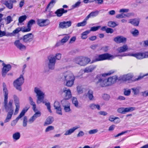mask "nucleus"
<instances>
[{
  "label": "nucleus",
  "instance_id": "1",
  "mask_svg": "<svg viewBox=\"0 0 148 148\" xmlns=\"http://www.w3.org/2000/svg\"><path fill=\"white\" fill-rule=\"evenodd\" d=\"M115 71L113 70L109 71L107 73L97 75L93 79L97 86L98 87H105L111 86L116 82L118 79L116 75L112 76L106 78V76L113 74Z\"/></svg>",
  "mask_w": 148,
  "mask_h": 148
},
{
  "label": "nucleus",
  "instance_id": "2",
  "mask_svg": "<svg viewBox=\"0 0 148 148\" xmlns=\"http://www.w3.org/2000/svg\"><path fill=\"white\" fill-rule=\"evenodd\" d=\"M3 87L4 97L3 106L6 112H8L7 113V116L4 121L5 123H6L10 121L13 114L14 110L13 108V100H11L8 103V91L6 85L4 82L3 83Z\"/></svg>",
  "mask_w": 148,
  "mask_h": 148
},
{
  "label": "nucleus",
  "instance_id": "3",
  "mask_svg": "<svg viewBox=\"0 0 148 148\" xmlns=\"http://www.w3.org/2000/svg\"><path fill=\"white\" fill-rule=\"evenodd\" d=\"M112 57V55L108 53L101 54H97L95 57V58L92 60L90 63H92L100 61L109 60Z\"/></svg>",
  "mask_w": 148,
  "mask_h": 148
},
{
  "label": "nucleus",
  "instance_id": "4",
  "mask_svg": "<svg viewBox=\"0 0 148 148\" xmlns=\"http://www.w3.org/2000/svg\"><path fill=\"white\" fill-rule=\"evenodd\" d=\"M61 56V55L60 53H58L56 54V58L52 55L48 56V59L49 60L48 66L49 69H54L56 62V59L58 60L60 59Z\"/></svg>",
  "mask_w": 148,
  "mask_h": 148
},
{
  "label": "nucleus",
  "instance_id": "5",
  "mask_svg": "<svg viewBox=\"0 0 148 148\" xmlns=\"http://www.w3.org/2000/svg\"><path fill=\"white\" fill-rule=\"evenodd\" d=\"M75 60L77 64L81 66H84L90 62V59L87 57L79 56L76 58Z\"/></svg>",
  "mask_w": 148,
  "mask_h": 148
},
{
  "label": "nucleus",
  "instance_id": "6",
  "mask_svg": "<svg viewBox=\"0 0 148 148\" xmlns=\"http://www.w3.org/2000/svg\"><path fill=\"white\" fill-rule=\"evenodd\" d=\"M24 82V79L23 75H21L14 82V86L17 90L21 91L22 90L21 86Z\"/></svg>",
  "mask_w": 148,
  "mask_h": 148
},
{
  "label": "nucleus",
  "instance_id": "7",
  "mask_svg": "<svg viewBox=\"0 0 148 148\" xmlns=\"http://www.w3.org/2000/svg\"><path fill=\"white\" fill-rule=\"evenodd\" d=\"M34 92L36 94V96L37 97V103H40L42 102L44 103L43 101L44 97V94L38 88L35 87L34 90Z\"/></svg>",
  "mask_w": 148,
  "mask_h": 148
},
{
  "label": "nucleus",
  "instance_id": "8",
  "mask_svg": "<svg viewBox=\"0 0 148 148\" xmlns=\"http://www.w3.org/2000/svg\"><path fill=\"white\" fill-rule=\"evenodd\" d=\"M130 55L138 59H142L148 57V52L131 53L130 54Z\"/></svg>",
  "mask_w": 148,
  "mask_h": 148
},
{
  "label": "nucleus",
  "instance_id": "9",
  "mask_svg": "<svg viewBox=\"0 0 148 148\" xmlns=\"http://www.w3.org/2000/svg\"><path fill=\"white\" fill-rule=\"evenodd\" d=\"M37 25L40 27H43L49 25L50 22L47 19H38L36 21Z\"/></svg>",
  "mask_w": 148,
  "mask_h": 148
},
{
  "label": "nucleus",
  "instance_id": "10",
  "mask_svg": "<svg viewBox=\"0 0 148 148\" xmlns=\"http://www.w3.org/2000/svg\"><path fill=\"white\" fill-rule=\"evenodd\" d=\"M135 109L134 107H130L126 108L122 107L119 108L117 111L119 113L124 114L126 112H132Z\"/></svg>",
  "mask_w": 148,
  "mask_h": 148
},
{
  "label": "nucleus",
  "instance_id": "11",
  "mask_svg": "<svg viewBox=\"0 0 148 148\" xmlns=\"http://www.w3.org/2000/svg\"><path fill=\"white\" fill-rule=\"evenodd\" d=\"M2 65L3 66L2 71V74L3 77H4L6 75L7 73L10 70L11 66L10 64H6L3 62Z\"/></svg>",
  "mask_w": 148,
  "mask_h": 148
},
{
  "label": "nucleus",
  "instance_id": "12",
  "mask_svg": "<svg viewBox=\"0 0 148 148\" xmlns=\"http://www.w3.org/2000/svg\"><path fill=\"white\" fill-rule=\"evenodd\" d=\"M34 38V35L32 33H29L24 35L22 39L24 42L27 43L32 41Z\"/></svg>",
  "mask_w": 148,
  "mask_h": 148
},
{
  "label": "nucleus",
  "instance_id": "13",
  "mask_svg": "<svg viewBox=\"0 0 148 148\" xmlns=\"http://www.w3.org/2000/svg\"><path fill=\"white\" fill-rule=\"evenodd\" d=\"M71 24L72 22L71 21H64L60 23L59 27L61 29H66L70 27Z\"/></svg>",
  "mask_w": 148,
  "mask_h": 148
},
{
  "label": "nucleus",
  "instance_id": "14",
  "mask_svg": "<svg viewBox=\"0 0 148 148\" xmlns=\"http://www.w3.org/2000/svg\"><path fill=\"white\" fill-rule=\"evenodd\" d=\"M64 81L75 80V77L71 73L66 72L63 75Z\"/></svg>",
  "mask_w": 148,
  "mask_h": 148
},
{
  "label": "nucleus",
  "instance_id": "15",
  "mask_svg": "<svg viewBox=\"0 0 148 148\" xmlns=\"http://www.w3.org/2000/svg\"><path fill=\"white\" fill-rule=\"evenodd\" d=\"M64 93V99L66 100H68L71 98L72 97V95L70 90L69 89H67L66 88H63V91L62 92V94H63V93Z\"/></svg>",
  "mask_w": 148,
  "mask_h": 148
},
{
  "label": "nucleus",
  "instance_id": "16",
  "mask_svg": "<svg viewBox=\"0 0 148 148\" xmlns=\"http://www.w3.org/2000/svg\"><path fill=\"white\" fill-rule=\"evenodd\" d=\"M16 2V0H5L4 1L3 4L8 9H11L13 8V3Z\"/></svg>",
  "mask_w": 148,
  "mask_h": 148
},
{
  "label": "nucleus",
  "instance_id": "17",
  "mask_svg": "<svg viewBox=\"0 0 148 148\" xmlns=\"http://www.w3.org/2000/svg\"><path fill=\"white\" fill-rule=\"evenodd\" d=\"M64 110L66 112H68L71 110L70 104L69 101L65 100H63L61 101Z\"/></svg>",
  "mask_w": 148,
  "mask_h": 148
},
{
  "label": "nucleus",
  "instance_id": "18",
  "mask_svg": "<svg viewBox=\"0 0 148 148\" xmlns=\"http://www.w3.org/2000/svg\"><path fill=\"white\" fill-rule=\"evenodd\" d=\"M114 41L117 43H125L127 41L126 38L122 36H118L114 38Z\"/></svg>",
  "mask_w": 148,
  "mask_h": 148
},
{
  "label": "nucleus",
  "instance_id": "19",
  "mask_svg": "<svg viewBox=\"0 0 148 148\" xmlns=\"http://www.w3.org/2000/svg\"><path fill=\"white\" fill-rule=\"evenodd\" d=\"M14 44L17 48L20 50H22L26 49V47L21 43L19 40H16L14 42Z\"/></svg>",
  "mask_w": 148,
  "mask_h": 148
},
{
  "label": "nucleus",
  "instance_id": "20",
  "mask_svg": "<svg viewBox=\"0 0 148 148\" xmlns=\"http://www.w3.org/2000/svg\"><path fill=\"white\" fill-rule=\"evenodd\" d=\"M41 112L39 111H37L35 112L34 115L29 120L28 122L30 123H32L38 117L40 116Z\"/></svg>",
  "mask_w": 148,
  "mask_h": 148
},
{
  "label": "nucleus",
  "instance_id": "21",
  "mask_svg": "<svg viewBox=\"0 0 148 148\" xmlns=\"http://www.w3.org/2000/svg\"><path fill=\"white\" fill-rule=\"evenodd\" d=\"M67 12V10H65L63 8H61L57 10L55 12V13L57 16L60 17L63 14L66 13Z\"/></svg>",
  "mask_w": 148,
  "mask_h": 148
},
{
  "label": "nucleus",
  "instance_id": "22",
  "mask_svg": "<svg viewBox=\"0 0 148 148\" xmlns=\"http://www.w3.org/2000/svg\"><path fill=\"white\" fill-rule=\"evenodd\" d=\"M96 67V66L95 65H90L88 67H86L84 69V72L86 73L90 72L92 71Z\"/></svg>",
  "mask_w": 148,
  "mask_h": 148
},
{
  "label": "nucleus",
  "instance_id": "23",
  "mask_svg": "<svg viewBox=\"0 0 148 148\" xmlns=\"http://www.w3.org/2000/svg\"><path fill=\"white\" fill-rule=\"evenodd\" d=\"M53 121V119L51 116H49L46 119L45 121L44 124V126H47L51 124Z\"/></svg>",
  "mask_w": 148,
  "mask_h": 148
},
{
  "label": "nucleus",
  "instance_id": "24",
  "mask_svg": "<svg viewBox=\"0 0 148 148\" xmlns=\"http://www.w3.org/2000/svg\"><path fill=\"white\" fill-rule=\"evenodd\" d=\"M79 128L78 127H74L66 131L64 134V135H70L73 133L75 130Z\"/></svg>",
  "mask_w": 148,
  "mask_h": 148
},
{
  "label": "nucleus",
  "instance_id": "25",
  "mask_svg": "<svg viewBox=\"0 0 148 148\" xmlns=\"http://www.w3.org/2000/svg\"><path fill=\"white\" fill-rule=\"evenodd\" d=\"M129 21V23L135 26H137L139 25V21L138 19L134 18L131 19Z\"/></svg>",
  "mask_w": 148,
  "mask_h": 148
},
{
  "label": "nucleus",
  "instance_id": "26",
  "mask_svg": "<svg viewBox=\"0 0 148 148\" xmlns=\"http://www.w3.org/2000/svg\"><path fill=\"white\" fill-rule=\"evenodd\" d=\"M28 108H24L23 109L19 115L16 118V120L18 121L20 118L23 116L25 114L26 112H27L28 110Z\"/></svg>",
  "mask_w": 148,
  "mask_h": 148
},
{
  "label": "nucleus",
  "instance_id": "27",
  "mask_svg": "<svg viewBox=\"0 0 148 148\" xmlns=\"http://www.w3.org/2000/svg\"><path fill=\"white\" fill-rule=\"evenodd\" d=\"M21 31L20 27H18L14 30L12 33L9 34V36H13L16 34H18L20 31Z\"/></svg>",
  "mask_w": 148,
  "mask_h": 148
},
{
  "label": "nucleus",
  "instance_id": "28",
  "mask_svg": "<svg viewBox=\"0 0 148 148\" xmlns=\"http://www.w3.org/2000/svg\"><path fill=\"white\" fill-rule=\"evenodd\" d=\"M29 99L30 104L33 106L32 108L34 111L36 112L37 110L36 109V106L35 103L33 101V99L31 97H29Z\"/></svg>",
  "mask_w": 148,
  "mask_h": 148
},
{
  "label": "nucleus",
  "instance_id": "29",
  "mask_svg": "<svg viewBox=\"0 0 148 148\" xmlns=\"http://www.w3.org/2000/svg\"><path fill=\"white\" fill-rule=\"evenodd\" d=\"M128 47L127 45H124L119 48V51L120 53L124 52L128 49Z\"/></svg>",
  "mask_w": 148,
  "mask_h": 148
},
{
  "label": "nucleus",
  "instance_id": "30",
  "mask_svg": "<svg viewBox=\"0 0 148 148\" xmlns=\"http://www.w3.org/2000/svg\"><path fill=\"white\" fill-rule=\"evenodd\" d=\"M90 33V31L86 30L83 32L81 34V38L83 39H85L88 37V35Z\"/></svg>",
  "mask_w": 148,
  "mask_h": 148
},
{
  "label": "nucleus",
  "instance_id": "31",
  "mask_svg": "<svg viewBox=\"0 0 148 148\" xmlns=\"http://www.w3.org/2000/svg\"><path fill=\"white\" fill-rule=\"evenodd\" d=\"M93 91L91 90H89L87 94V95L90 100H92L94 99V97L93 95Z\"/></svg>",
  "mask_w": 148,
  "mask_h": 148
},
{
  "label": "nucleus",
  "instance_id": "32",
  "mask_svg": "<svg viewBox=\"0 0 148 148\" xmlns=\"http://www.w3.org/2000/svg\"><path fill=\"white\" fill-rule=\"evenodd\" d=\"M20 136V133L19 132H16L13 134L12 137L14 140H17L19 139Z\"/></svg>",
  "mask_w": 148,
  "mask_h": 148
},
{
  "label": "nucleus",
  "instance_id": "33",
  "mask_svg": "<svg viewBox=\"0 0 148 148\" xmlns=\"http://www.w3.org/2000/svg\"><path fill=\"white\" fill-rule=\"evenodd\" d=\"M90 107L92 109H95L97 108L98 110H99L100 109V108L99 105L98 104H91L90 105Z\"/></svg>",
  "mask_w": 148,
  "mask_h": 148
},
{
  "label": "nucleus",
  "instance_id": "34",
  "mask_svg": "<svg viewBox=\"0 0 148 148\" xmlns=\"http://www.w3.org/2000/svg\"><path fill=\"white\" fill-rule=\"evenodd\" d=\"M65 36L61 39V42L64 43L66 42L70 38V36L69 34H65Z\"/></svg>",
  "mask_w": 148,
  "mask_h": 148
},
{
  "label": "nucleus",
  "instance_id": "35",
  "mask_svg": "<svg viewBox=\"0 0 148 148\" xmlns=\"http://www.w3.org/2000/svg\"><path fill=\"white\" fill-rule=\"evenodd\" d=\"M116 119H118V120L116 122V123H118L120 122V121L119 120V118L118 117H114L113 116H110L109 119V120L111 122H112Z\"/></svg>",
  "mask_w": 148,
  "mask_h": 148
},
{
  "label": "nucleus",
  "instance_id": "36",
  "mask_svg": "<svg viewBox=\"0 0 148 148\" xmlns=\"http://www.w3.org/2000/svg\"><path fill=\"white\" fill-rule=\"evenodd\" d=\"M74 81H65L66 82L65 85L68 87H71L74 84Z\"/></svg>",
  "mask_w": 148,
  "mask_h": 148
},
{
  "label": "nucleus",
  "instance_id": "37",
  "mask_svg": "<svg viewBox=\"0 0 148 148\" xmlns=\"http://www.w3.org/2000/svg\"><path fill=\"white\" fill-rule=\"evenodd\" d=\"M16 108L14 113V114H17L18 112L19 108H20L19 103L18 101H17L15 102Z\"/></svg>",
  "mask_w": 148,
  "mask_h": 148
},
{
  "label": "nucleus",
  "instance_id": "38",
  "mask_svg": "<svg viewBox=\"0 0 148 148\" xmlns=\"http://www.w3.org/2000/svg\"><path fill=\"white\" fill-rule=\"evenodd\" d=\"M87 23V21H86L84 19L82 22L78 23L77 26L78 27H83L85 26L86 25Z\"/></svg>",
  "mask_w": 148,
  "mask_h": 148
},
{
  "label": "nucleus",
  "instance_id": "39",
  "mask_svg": "<svg viewBox=\"0 0 148 148\" xmlns=\"http://www.w3.org/2000/svg\"><path fill=\"white\" fill-rule=\"evenodd\" d=\"M27 18V16L26 15H23L20 16L18 18V22L20 23H21L24 21H25Z\"/></svg>",
  "mask_w": 148,
  "mask_h": 148
},
{
  "label": "nucleus",
  "instance_id": "40",
  "mask_svg": "<svg viewBox=\"0 0 148 148\" xmlns=\"http://www.w3.org/2000/svg\"><path fill=\"white\" fill-rule=\"evenodd\" d=\"M21 31L23 32H27L30 31L31 30V28L29 27H21Z\"/></svg>",
  "mask_w": 148,
  "mask_h": 148
},
{
  "label": "nucleus",
  "instance_id": "41",
  "mask_svg": "<svg viewBox=\"0 0 148 148\" xmlns=\"http://www.w3.org/2000/svg\"><path fill=\"white\" fill-rule=\"evenodd\" d=\"M36 23L35 21L33 19L30 20L27 23V27H29L31 28V27L33 24H35Z\"/></svg>",
  "mask_w": 148,
  "mask_h": 148
},
{
  "label": "nucleus",
  "instance_id": "42",
  "mask_svg": "<svg viewBox=\"0 0 148 148\" xmlns=\"http://www.w3.org/2000/svg\"><path fill=\"white\" fill-rule=\"evenodd\" d=\"M72 102L75 107H77L78 106V102L76 97H73V98Z\"/></svg>",
  "mask_w": 148,
  "mask_h": 148
},
{
  "label": "nucleus",
  "instance_id": "43",
  "mask_svg": "<svg viewBox=\"0 0 148 148\" xmlns=\"http://www.w3.org/2000/svg\"><path fill=\"white\" fill-rule=\"evenodd\" d=\"M132 77L130 75H126L124 76L122 78L123 80L126 81H127L130 80L132 79Z\"/></svg>",
  "mask_w": 148,
  "mask_h": 148
},
{
  "label": "nucleus",
  "instance_id": "44",
  "mask_svg": "<svg viewBox=\"0 0 148 148\" xmlns=\"http://www.w3.org/2000/svg\"><path fill=\"white\" fill-rule=\"evenodd\" d=\"M27 119L26 116H25L23 118V126L24 127H25L27 125Z\"/></svg>",
  "mask_w": 148,
  "mask_h": 148
},
{
  "label": "nucleus",
  "instance_id": "45",
  "mask_svg": "<svg viewBox=\"0 0 148 148\" xmlns=\"http://www.w3.org/2000/svg\"><path fill=\"white\" fill-rule=\"evenodd\" d=\"M131 33L134 36H137L139 35V32L137 29H135L134 31L131 32Z\"/></svg>",
  "mask_w": 148,
  "mask_h": 148
},
{
  "label": "nucleus",
  "instance_id": "46",
  "mask_svg": "<svg viewBox=\"0 0 148 148\" xmlns=\"http://www.w3.org/2000/svg\"><path fill=\"white\" fill-rule=\"evenodd\" d=\"M108 25L112 27H114L116 25L115 23L113 21H110L108 23Z\"/></svg>",
  "mask_w": 148,
  "mask_h": 148
},
{
  "label": "nucleus",
  "instance_id": "47",
  "mask_svg": "<svg viewBox=\"0 0 148 148\" xmlns=\"http://www.w3.org/2000/svg\"><path fill=\"white\" fill-rule=\"evenodd\" d=\"M100 27V26H93L91 27L90 30V32L91 31H95L98 30Z\"/></svg>",
  "mask_w": 148,
  "mask_h": 148
},
{
  "label": "nucleus",
  "instance_id": "48",
  "mask_svg": "<svg viewBox=\"0 0 148 148\" xmlns=\"http://www.w3.org/2000/svg\"><path fill=\"white\" fill-rule=\"evenodd\" d=\"M56 110V112L57 114L62 115V109L61 107H59L55 108Z\"/></svg>",
  "mask_w": 148,
  "mask_h": 148
},
{
  "label": "nucleus",
  "instance_id": "49",
  "mask_svg": "<svg viewBox=\"0 0 148 148\" xmlns=\"http://www.w3.org/2000/svg\"><path fill=\"white\" fill-rule=\"evenodd\" d=\"M99 12L97 11L92 12L90 14L91 16L95 17L97 16Z\"/></svg>",
  "mask_w": 148,
  "mask_h": 148
},
{
  "label": "nucleus",
  "instance_id": "50",
  "mask_svg": "<svg viewBox=\"0 0 148 148\" xmlns=\"http://www.w3.org/2000/svg\"><path fill=\"white\" fill-rule=\"evenodd\" d=\"M127 16V15H126L125 14H119L117 15L116 16V18H122L125 17V16Z\"/></svg>",
  "mask_w": 148,
  "mask_h": 148
},
{
  "label": "nucleus",
  "instance_id": "51",
  "mask_svg": "<svg viewBox=\"0 0 148 148\" xmlns=\"http://www.w3.org/2000/svg\"><path fill=\"white\" fill-rule=\"evenodd\" d=\"M54 129V127L52 126H48L46 129L45 131L46 132H49L50 131L53 130Z\"/></svg>",
  "mask_w": 148,
  "mask_h": 148
},
{
  "label": "nucleus",
  "instance_id": "52",
  "mask_svg": "<svg viewBox=\"0 0 148 148\" xmlns=\"http://www.w3.org/2000/svg\"><path fill=\"white\" fill-rule=\"evenodd\" d=\"M45 104L47 106V109H48L49 112L50 113H51L52 111L51 109V106L50 103L49 102L46 103H45Z\"/></svg>",
  "mask_w": 148,
  "mask_h": 148
},
{
  "label": "nucleus",
  "instance_id": "53",
  "mask_svg": "<svg viewBox=\"0 0 148 148\" xmlns=\"http://www.w3.org/2000/svg\"><path fill=\"white\" fill-rule=\"evenodd\" d=\"M56 3V1L55 0H51V2L49 3L47 5V7L46 8L45 11L47 12L48 11V9L49 8L51 4H52L53 3Z\"/></svg>",
  "mask_w": 148,
  "mask_h": 148
},
{
  "label": "nucleus",
  "instance_id": "54",
  "mask_svg": "<svg viewBox=\"0 0 148 148\" xmlns=\"http://www.w3.org/2000/svg\"><path fill=\"white\" fill-rule=\"evenodd\" d=\"M77 92L81 94L83 92V90L81 86H78L77 87Z\"/></svg>",
  "mask_w": 148,
  "mask_h": 148
},
{
  "label": "nucleus",
  "instance_id": "55",
  "mask_svg": "<svg viewBox=\"0 0 148 148\" xmlns=\"http://www.w3.org/2000/svg\"><path fill=\"white\" fill-rule=\"evenodd\" d=\"M54 106L55 109L60 107V105L59 102L58 101H55L54 104Z\"/></svg>",
  "mask_w": 148,
  "mask_h": 148
},
{
  "label": "nucleus",
  "instance_id": "56",
  "mask_svg": "<svg viewBox=\"0 0 148 148\" xmlns=\"http://www.w3.org/2000/svg\"><path fill=\"white\" fill-rule=\"evenodd\" d=\"M114 30L112 28H107L106 30V32L107 33H112L113 32Z\"/></svg>",
  "mask_w": 148,
  "mask_h": 148
},
{
  "label": "nucleus",
  "instance_id": "57",
  "mask_svg": "<svg viewBox=\"0 0 148 148\" xmlns=\"http://www.w3.org/2000/svg\"><path fill=\"white\" fill-rule=\"evenodd\" d=\"M81 3V2L80 1H78L74 5H73L72 7L73 8H76L78 7L79 5Z\"/></svg>",
  "mask_w": 148,
  "mask_h": 148
},
{
  "label": "nucleus",
  "instance_id": "58",
  "mask_svg": "<svg viewBox=\"0 0 148 148\" xmlns=\"http://www.w3.org/2000/svg\"><path fill=\"white\" fill-rule=\"evenodd\" d=\"M12 21V20L11 16H9L7 17V22L8 24L10 23Z\"/></svg>",
  "mask_w": 148,
  "mask_h": 148
},
{
  "label": "nucleus",
  "instance_id": "59",
  "mask_svg": "<svg viewBox=\"0 0 148 148\" xmlns=\"http://www.w3.org/2000/svg\"><path fill=\"white\" fill-rule=\"evenodd\" d=\"M97 129H94L90 130L89 132V133L90 134H94L97 133Z\"/></svg>",
  "mask_w": 148,
  "mask_h": 148
},
{
  "label": "nucleus",
  "instance_id": "60",
  "mask_svg": "<svg viewBox=\"0 0 148 148\" xmlns=\"http://www.w3.org/2000/svg\"><path fill=\"white\" fill-rule=\"evenodd\" d=\"M129 10L128 9H122L120 10V12H128Z\"/></svg>",
  "mask_w": 148,
  "mask_h": 148
},
{
  "label": "nucleus",
  "instance_id": "61",
  "mask_svg": "<svg viewBox=\"0 0 148 148\" xmlns=\"http://www.w3.org/2000/svg\"><path fill=\"white\" fill-rule=\"evenodd\" d=\"M84 134V133L83 131H80L78 134L77 135V137H79L80 136H83Z\"/></svg>",
  "mask_w": 148,
  "mask_h": 148
},
{
  "label": "nucleus",
  "instance_id": "62",
  "mask_svg": "<svg viewBox=\"0 0 148 148\" xmlns=\"http://www.w3.org/2000/svg\"><path fill=\"white\" fill-rule=\"evenodd\" d=\"M97 38L96 36H92L89 38V39L91 41H94Z\"/></svg>",
  "mask_w": 148,
  "mask_h": 148
},
{
  "label": "nucleus",
  "instance_id": "63",
  "mask_svg": "<svg viewBox=\"0 0 148 148\" xmlns=\"http://www.w3.org/2000/svg\"><path fill=\"white\" fill-rule=\"evenodd\" d=\"M99 113L100 115L103 116L106 115L108 114L107 112H106L103 111H101L99 112Z\"/></svg>",
  "mask_w": 148,
  "mask_h": 148
},
{
  "label": "nucleus",
  "instance_id": "64",
  "mask_svg": "<svg viewBox=\"0 0 148 148\" xmlns=\"http://www.w3.org/2000/svg\"><path fill=\"white\" fill-rule=\"evenodd\" d=\"M130 90H125L124 92V94L126 96L129 95L130 93Z\"/></svg>",
  "mask_w": 148,
  "mask_h": 148
}]
</instances>
